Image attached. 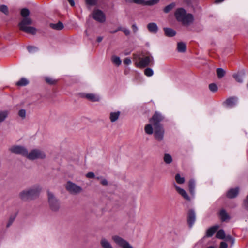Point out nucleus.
<instances>
[{"label": "nucleus", "instance_id": "f257e3e1", "mask_svg": "<svg viewBox=\"0 0 248 248\" xmlns=\"http://www.w3.org/2000/svg\"><path fill=\"white\" fill-rule=\"evenodd\" d=\"M30 11L27 8H23L21 10V15L24 17L18 24L20 30L26 33L34 35L36 33L37 29L33 27L28 25L32 24V20L28 17Z\"/></svg>", "mask_w": 248, "mask_h": 248}, {"label": "nucleus", "instance_id": "f03ea898", "mask_svg": "<svg viewBox=\"0 0 248 248\" xmlns=\"http://www.w3.org/2000/svg\"><path fill=\"white\" fill-rule=\"evenodd\" d=\"M163 119L162 115L159 112H155L150 120V122L153 124L154 127L155 138L158 141H161L164 138V130L160 124Z\"/></svg>", "mask_w": 248, "mask_h": 248}, {"label": "nucleus", "instance_id": "7ed1b4c3", "mask_svg": "<svg viewBox=\"0 0 248 248\" xmlns=\"http://www.w3.org/2000/svg\"><path fill=\"white\" fill-rule=\"evenodd\" d=\"M41 190V186L39 185H35L21 191L19 197L23 201L34 200L39 196Z\"/></svg>", "mask_w": 248, "mask_h": 248}, {"label": "nucleus", "instance_id": "20e7f679", "mask_svg": "<svg viewBox=\"0 0 248 248\" xmlns=\"http://www.w3.org/2000/svg\"><path fill=\"white\" fill-rule=\"evenodd\" d=\"M174 15L176 20L185 26H188L193 23L194 16L193 15L187 13L183 8L177 9Z\"/></svg>", "mask_w": 248, "mask_h": 248}, {"label": "nucleus", "instance_id": "39448f33", "mask_svg": "<svg viewBox=\"0 0 248 248\" xmlns=\"http://www.w3.org/2000/svg\"><path fill=\"white\" fill-rule=\"evenodd\" d=\"M134 59L136 61V66L138 67H145L153 60V58L151 56H147L143 58H141L139 56L134 54Z\"/></svg>", "mask_w": 248, "mask_h": 248}, {"label": "nucleus", "instance_id": "423d86ee", "mask_svg": "<svg viewBox=\"0 0 248 248\" xmlns=\"http://www.w3.org/2000/svg\"><path fill=\"white\" fill-rule=\"evenodd\" d=\"M48 202L51 209L54 211H58L60 207L59 200L56 198L53 193L47 191Z\"/></svg>", "mask_w": 248, "mask_h": 248}, {"label": "nucleus", "instance_id": "0eeeda50", "mask_svg": "<svg viewBox=\"0 0 248 248\" xmlns=\"http://www.w3.org/2000/svg\"><path fill=\"white\" fill-rule=\"evenodd\" d=\"M65 187L69 193L73 195H78L82 191V188L80 186L70 181L66 183Z\"/></svg>", "mask_w": 248, "mask_h": 248}, {"label": "nucleus", "instance_id": "6e6552de", "mask_svg": "<svg viewBox=\"0 0 248 248\" xmlns=\"http://www.w3.org/2000/svg\"><path fill=\"white\" fill-rule=\"evenodd\" d=\"M45 152L40 149H34L27 153V158L33 160L37 159H44L46 157Z\"/></svg>", "mask_w": 248, "mask_h": 248}, {"label": "nucleus", "instance_id": "1a4fd4ad", "mask_svg": "<svg viewBox=\"0 0 248 248\" xmlns=\"http://www.w3.org/2000/svg\"><path fill=\"white\" fill-rule=\"evenodd\" d=\"M112 239L116 244L122 248H133L128 242L119 236L114 235L112 236Z\"/></svg>", "mask_w": 248, "mask_h": 248}, {"label": "nucleus", "instance_id": "9d476101", "mask_svg": "<svg viewBox=\"0 0 248 248\" xmlns=\"http://www.w3.org/2000/svg\"><path fill=\"white\" fill-rule=\"evenodd\" d=\"M9 150L12 153L21 155L23 156L27 157L28 150L24 146L20 145H13Z\"/></svg>", "mask_w": 248, "mask_h": 248}, {"label": "nucleus", "instance_id": "9b49d317", "mask_svg": "<svg viewBox=\"0 0 248 248\" xmlns=\"http://www.w3.org/2000/svg\"><path fill=\"white\" fill-rule=\"evenodd\" d=\"M93 18L96 21L103 23L106 20V16L104 12L99 9H94L92 13Z\"/></svg>", "mask_w": 248, "mask_h": 248}, {"label": "nucleus", "instance_id": "f8f14e48", "mask_svg": "<svg viewBox=\"0 0 248 248\" xmlns=\"http://www.w3.org/2000/svg\"><path fill=\"white\" fill-rule=\"evenodd\" d=\"M173 186L175 187L176 191L185 200L190 201V198L188 196L187 192L183 188H180L178 186H177L176 184H173Z\"/></svg>", "mask_w": 248, "mask_h": 248}, {"label": "nucleus", "instance_id": "ddd939ff", "mask_svg": "<svg viewBox=\"0 0 248 248\" xmlns=\"http://www.w3.org/2000/svg\"><path fill=\"white\" fill-rule=\"evenodd\" d=\"M237 101V97L232 96L226 99L223 104L227 107L232 108L236 104Z\"/></svg>", "mask_w": 248, "mask_h": 248}, {"label": "nucleus", "instance_id": "4468645a", "mask_svg": "<svg viewBox=\"0 0 248 248\" xmlns=\"http://www.w3.org/2000/svg\"><path fill=\"white\" fill-rule=\"evenodd\" d=\"M83 97H85L92 102H98L100 100L99 96L94 93H85L83 94Z\"/></svg>", "mask_w": 248, "mask_h": 248}, {"label": "nucleus", "instance_id": "2eb2a0df", "mask_svg": "<svg viewBox=\"0 0 248 248\" xmlns=\"http://www.w3.org/2000/svg\"><path fill=\"white\" fill-rule=\"evenodd\" d=\"M239 193V188L238 187H236L234 188H231L229 190L227 193V197L229 198H234L236 197Z\"/></svg>", "mask_w": 248, "mask_h": 248}, {"label": "nucleus", "instance_id": "dca6fc26", "mask_svg": "<svg viewBox=\"0 0 248 248\" xmlns=\"http://www.w3.org/2000/svg\"><path fill=\"white\" fill-rule=\"evenodd\" d=\"M147 28L152 33L155 34L158 31V28L157 24L155 23L152 22L149 23L147 26Z\"/></svg>", "mask_w": 248, "mask_h": 248}, {"label": "nucleus", "instance_id": "f3484780", "mask_svg": "<svg viewBox=\"0 0 248 248\" xmlns=\"http://www.w3.org/2000/svg\"><path fill=\"white\" fill-rule=\"evenodd\" d=\"M196 183L193 179L189 180L188 182V188L190 193L194 197Z\"/></svg>", "mask_w": 248, "mask_h": 248}, {"label": "nucleus", "instance_id": "a211bd4d", "mask_svg": "<svg viewBox=\"0 0 248 248\" xmlns=\"http://www.w3.org/2000/svg\"><path fill=\"white\" fill-rule=\"evenodd\" d=\"M100 243L102 248H113L110 242L104 237L101 239Z\"/></svg>", "mask_w": 248, "mask_h": 248}, {"label": "nucleus", "instance_id": "6ab92c4d", "mask_svg": "<svg viewBox=\"0 0 248 248\" xmlns=\"http://www.w3.org/2000/svg\"><path fill=\"white\" fill-rule=\"evenodd\" d=\"M218 228V225H215L210 227L206 231V236L208 237L212 236Z\"/></svg>", "mask_w": 248, "mask_h": 248}, {"label": "nucleus", "instance_id": "aec40b11", "mask_svg": "<svg viewBox=\"0 0 248 248\" xmlns=\"http://www.w3.org/2000/svg\"><path fill=\"white\" fill-rule=\"evenodd\" d=\"M164 31L165 35L168 37H173L176 34V31L173 29L170 28H164Z\"/></svg>", "mask_w": 248, "mask_h": 248}, {"label": "nucleus", "instance_id": "412c9836", "mask_svg": "<svg viewBox=\"0 0 248 248\" xmlns=\"http://www.w3.org/2000/svg\"><path fill=\"white\" fill-rule=\"evenodd\" d=\"M121 112L119 111L116 112H112L110 113L109 119L111 122H116L120 117Z\"/></svg>", "mask_w": 248, "mask_h": 248}, {"label": "nucleus", "instance_id": "4be33fe9", "mask_svg": "<svg viewBox=\"0 0 248 248\" xmlns=\"http://www.w3.org/2000/svg\"><path fill=\"white\" fill-rule=\"evenodd\" d=\"M50 28L56 30H61L64 28L63 24L61 21L57 23H50L49 25Z\"/></svg>", "mask_w": 248, "mask_h": 248}, {"label": "nucleus", "instance_id": "5701e85b", "mask_svg": "<svg viewBox=\"0 0 248 248\" xmlns=\"http://www.w3.org/2000/svg\"><path fill=\"white\" fill-rule=\"evenodd\" d=\"M186 44L182 42H178L177 43V49L179 52H184L186 51Z\"/></svg>", "mask_w": 248, "mask_h": 248}, {"label": "nucleus", "instance_id": "b1692460", "mask_svg": "<svg viewBox=\"0 0 248 248\" xmlns=\"http://www.w3.org/2000/svg\"><path fill=\"white\" fill-rule=\"evenodd\" d=\"M9 111L3 110L0 111V123L3 122L8 117Z\"/></svg>", "mask_w": 248, "mask_h": 248}, {"label": "nucleus", "instance_id": "393cba45", "mask_svg": "<svg viewBox=\"0 0 248 248\" xmlns=\"http://www.w3.org/2000/svg\"><path fill=\"white\" fill-rule=\"evenodd\" d=\"M29 84V81L25 78H22L18 82H16V85L18 86H24Z\"/></svg>", "mask_w": 248, "mask_h": 248}, {"label": "nucleus", "instance_id": "a878e982", "mask_svg": "<svg viewBox=\"0 0 248 248\" xmlns=\"http://www.w3.org/2000/svg\"><path fill=\"white\" fill-rule=\"evenodd\" d=\"M175 179L177 184H183L185 182V179L184 177L180 175V174L177 173L175 176Z\"/></svg>", "mask_w": 248, "mask_h": 248}, {"label": "nucleus", "instance_id": "bb28decb", "mask_svg": "<svg viewBox=\"0 0 248 248\" xmlns=\"http://www.w3.org/2000/svg\"><path fill=\"white\" fill-rule=\"evenodd\" d=\"M152 123L146 125L144 128L145 132L148 135H151L153 133V128Z\"/></svg>", "mask_w": 248, "mask_h": 248}, {"label": "nucleus", "instance_id": "cd10ccee", "mask_svg": "<svg viewBox=\"0 0 248 248\" xmlns=\"http://www.w3.org/2000/svg\"><path fill=\"white\" fill-rule=\"evenodd\" d=\"M164 161L168 164H170L172 162V158L171 156L168 153H165L164 156Z\"/></svg>", "mask_w": 248, "mask_h": 248}, {"label": "nucleus", "instance_id": "c85d7f7f", "mask_svg": "<svg viewBox=\"0 0 248 248\" xmlns=\"http://www.w3.org/2000/svg\"><path fill=\"white\" fill-rule=\"evenodd\" d=\"M112 62L117 66H119L121 64L122 61L120 57L116 56H112L111 58Z\"/></svg>", "mask_w": 248, "mask_h": 248}, {"label": "nucleus", "instance_id": "c756f323", "mask_svg": "<svg viewBox=\"0 0 248 248\" xmlns=\"http://www.w3.org/2000/svg\"><path fill=\"white\" fill-rule=\"evenodd\" d=\"M216 237L219 239H224L225 237V233L224 230L222 229L218 230L216 233Z\"/></svg>", "mask_w": 248, "mask_h": 248}, {"label": "nucleus", "instance_id": "7c9ffc66", "mask_svg": "<svg viewBox=\"0 0 248 248\" xmlns=\"http://www.w3.org/2000/svg\"><path fill=\"white\" fill-rule=\"evenodd\" d=\"M217 76L219 78H221L225 76V71L221 68H217L216 70Z\"/></svg>", "mask_w": 248, "mask_h": 248}, {"label": "nucleus", "instance_id": "2f4dec72", "mask_svg": "<svg viewBox=\"0 0 248 248\" xmlns=\"http://www.w3.org/2000/svg\"><path fill=\"white\" fill-rule=\"evenodd\" d=\"M175 6V4L174 3H172L171 4H169L166 6L164 9V12L166 13H169L170 10H171Z\"/></svg>", "mask_w": 248, "mask_h": 248}, {"label": "nucleus", "instance_id": "473e14b6", "mask_svg": "<svg viewBox=\"0 0 248 248\" xmlns=\"http://www.w3.org/2000/svg\"><path fill=\"white\" fill-rule=\"evenodd\" d=\"M27 48L30 53H33L38 50V48L36 46H29Z\"/></svg>", "mask_w": 248, "mask_h": 248}, {"label": "nucleus", "instance_id": "72a5a7b5", "mask_svg": "<svg viewBox=\"0 0 248 248\" xmlns=\"http://www.w3.org/2000/svg\"><path fill=\"white\" fill-rule=\"evenodd\" d=\"M159 0H149L145 1V5L152 6L157 4Z\"/></svg>", "mask_w": 248, "mask_h": 248}, {"label": "nucleus", "instance_id": "f704fd0d", "mask_svg": "<svg viewBox=\"0 0 248 248\" xmlns=\"http://www.w3.org/2000/svg\"><path fill=\"white\" fill-rule=\"evenodd\" d=\"M0 10L1 12H2L3 13L6 15H8L9 13L8 7L5 5H1L0 6Z\"/></svg>", "mask_w": 248, "mask_h": 248}, {"label": "nucleus", "instance_id": "c9c22d12", "mask_svg": "<svg viewBox=\"0 0 248 248\" xmlns=\"http://www.w3.org/2000/svg\"><path fill=\"white\" fill-rule=\"evenodd\" d=\"M18 115L22 119H24L26 116V111L24 109H21L18 111Z\"/></svg>", "mask_w": 248, "mask_h": 248}, {"label": "nucleus", "instance_id": "e433bc0d", "mask_svg": "<svg viewBox=\"0 0 248 248\" xmlns=\"http://www.w3.org/2000/svg\"><path fill=\"white\" fill-rule=\"evenodd\" d=\"M153 70L150 68H147L144 70V74L148 77L152 76L153 75Z\"/></svg>", "mask_w": 248, "mask_h": 248}, {"label": "nucleus", "instance_id": "4c0bfd02", "mask_svg": "<svg viewBox=\"0 0 248 248\" xmlns=\"http://www.w3.org/2000/svg\"><path fill=\"white\" fill-rule=\"evenodd\" d=\"M209 89L213 92H215L217 91L218 88L217 85L215 83H211L209 85Z\"/></svg>", "mask_w": 248, "mask_h": 248}, {"label": "nucleus", "instance_id": "58836bf2", "mask_svg": "<svg viewBox=\"0 0 248 248\" xmlns=\"http://www.w3.org/2000/svg\"><path fill=\"white\" fill-rule=\"evenodd\" d=\"M233 77L237 82L240 83H242L243 82V78L240 75L238 74H235L233 75Z\"/></svg>", "mask_w": 248, "mask_h": 248}, {"label": "nucleus", "instance_id": "ea45409f", "mask_svg": "<svg viewBox=\"0 0 248 248\" xmlns=\"http://www.w3.org/2000/svg\"><path fill=\"white\" fill-rule=\"evenodd\" d=\"M46 81L49 84H54L56 82V80L50 77H46L45 78Z\"/></svg>", "mask_w": 248, "mask_h": 248}, {"label": "nucleus", "instance_id": "a19ab883", "mask_svg": "<svg viewBox=\"0 0 248 248\" xmlns=\"http://www.w3.org/2000/svg\"><path fill=\"white\" fill-rule=\"evenodd\" d=\"M220 217H229L227 213L224 209H221L219 212Z\"/></svg>", "mask_w": 248, "mask_h": 248}, {"label": "nucleus", "instance_id": "79ce46f5", "mask_svg": "<svg viewBox=\"0 0 248 248\" xmlns=\"http://www.w3.org/2000/svg\"><path fill=\"white\" fill-rule=\"evenodd\" d=\"M195 222V218H188V219H187V223L189 228H192Z\"/></svg>", "mask_w": 248, "mask_h": 248}, {"label": "nucleus", "instance_id": "37998d69", "mask_svg": "<svg viewBox=\"0 0 248 248\" xmlns=\"http://www.w3.org/2000/svg\"><path fill=\"white\" fill-rule=\"evenodd\" d=\"M86 2L89 6H94L96 4L97 0H86Z\"/></svg>", "mask_w": 248, "mask_h": 248}, {"label": "nucleus", "instance_id": "c03bdc74", "mask_svg": "<svg viewBox=\"0 0 248 248\" xmlns=\"http://www.w3.org/2000/svg\"><path fill=\"white\" fill-rule=\"evenodd\" d=\"M119 30H120V31H122L126 35H128L130 34V31L127 28L119 27Z\"/></svg>", "mask_w": 248, "mask_h": 248}, {"label": "nucleus", "instance_id": "a18cd8bd", "mask_svg": "<svg viewBox=\"0 0 248 248\" xmlns=\"http://www.w3.org/2000/svg\"><path fill=\"white\" fill-rule=\"evenodd\" d=\"M196 213L193 209H190L188 211L187 217H195Z\"/></svg>", "mask_w": 248, "mask_h": 248}, {"label": "nucleus", "instance_id": "49530a36", "mask_svg": "<svg viewBox=\"0 0 248 248\" xmlns=\"http://www.w3.org/2000/svg\"><path fill=\"white\" fill-rule=\"evenodd\" d=\"M145 0H133V2L137 4H141L145 5Z\"/></svg>", "mask_w": 248, "mask_h": 248}, {"label": "nucleus", "instance_id": "de8ad7c7", "mask_svg": "<svg viewBox=\"0 0 248 248\" xmlns=\"http://www.w3.org/2000/svg\"><path fill=\"white\" fill-rule=\"evenodd\" d=\"M86 176L88 178H93L95 177V175L93 172H90L86 174Z\"/></svg>", "mask_w": 248, "mask_h": 248}, {"label": "nucleus", "instance_id": "09e8293b", "mask_svg": "<svg viewBox=\"0 0 248 248\" xmlns=\"http://www.w3.org/2000/svg\"><path fill=\"white\" fill-rule=\"evenodd\" d=\"M131 63V61L130 58H126L124 60V63L126 65H129Z\"/></svg>", "mask_w": 248, "mask_h": 248}, {"label": "nucleus", "instance_id": "8fccbe9b", "mask_svg": "<svg viewBox=\"0 0 248 248\" xmlns=\"http://www.w3.org/2000/svg\"><path fill=\"white\" fill-rule=\"evenodd\" d=\"M228 245L226 243L221 242L220 244L219 248H227Z\"/></svg>", "mask_w": 248, "mask_h": 248}, {"label": "nucleus", "instance_id": "3c124183", "mask_svg": "<svg viewBox=\"0 0 248 248\" xmlns=\"http://www.w3.org/2000/svg\"><path fill=\"white\" fill-rule=\"evenodd\" d=\"M14 221V218H10L7 224V227H9L10 225L13 223Z\"/></svg>", "mask_w": 248, "mask_h": 248}, {"label": "nucleus", "instance_id": "603ef678", "mask_svg": "<svg viewBox=\"0 0 248 248\" xmlns=\"http://www.w3.org/2000/svg\"><path fill=\"white\" fill-rule=\"evenodd\" d=\"M101 184L103 186H107L108 184V181L106 179H102L101 180Z\"/></svg>", "mask_w": 248, "mask_h": 248}, {"label": "nucleus", "instance_id": "864d4df0", "mask_svg": "<svg viewBox=\"0 0 248 248\" xmlns=\"http://www.w3.org/2000/svg\"><path fill=\"white\" fill-rule=\"evenodd\" d=\"M132 28L133 32L134 33H136L137 32V31L138 30V28L137 26L136 25V24H133L132 26Z\"/></svg>", "mask_w": 248, "mask_h": 248}, {"label": "nucleus", "instance_id": "5fc2aeb1", "mask_svg": "<svg viewBox=\"0 0 248 248\" xmlns=\"http://www.w3.org/2000/svg\"><path fill=\"white\" fill-rule=\"evenodd\" d=\"M244 203L246 208L248 210V195H247V198L244 201Z\"/></svg>", "mask_w": 248, "mask_h": 248}, {"label": "nucleus", "instance_id": "6e6d98bb", "mask_svg": "<svg viewBox=\"0 0 248 248\" xmlns=\"http://www.w3.org/2000/svg\"><path fill=\"white\" fill-rule=\"evenodd\" d=\"M68 2L72 6H74L75 5V2L74 0H67Z\"/></svg>", "mask_w": 248, "mask_h": 248}, {"label": "nucleus", "instance_id": "4d7b16f0", "mask_svg": "<svg viewBox=\"0 0 248 248\" xmlns=\"http://www.w3.org/2000/svg\"><path fill=\"white\" fill-rule=\"evenodd\" d=\"M227 239L231 240L232 244L234 243V239L230 235L227 236Z\"/></svg>", "mask_w": 248, "mask_h": 248}, {"label": "nucleus", "instance_id": "13d9d810", "mask_svg": "<svg viewBox=\"0 0 248 248\" xmlns=\"http://www.w3.org/2000/svg\"><path fill=\"white\" fill-rule=\"evenodd\" d=\"M230 218H226V217L221 218V221L222 222H228Z\"/></svg>", "mask_w": 248, "mask_h": 248}, {"label": "nucleus", "instance_id": "bf43d9fd", "mask_svg": "<svg viewBox=\"0 0 248 248\" xmlns=\"http://www.w3.org/2000/svg\"><path fill=\"white\" fill-rule=\"evenodd\" d=\"M103 40V37L99 36L97 38V41L99 43L101 42Z\"/></svg>", "mask_w": 248, "mask_h": 248}, {"label": "nucleus", "instance_id": "052dcab7", "mask_svg": "<svg viewBox=\"0 0 248 248\" xmlns=\"http://www.w3.org/2000/svg\"><path fill=\"white\" fill-rule=\"evenodd\" d=\"M18 215V210H16L15 212V214L13 216H11V217H16V216Z\"/></svg>", "mask_w": 248, "mask_h": 248}, {"label": "nucleus", "instance_id": "680f3d73", "mask_svg": "<svg viewBox=\"0 0 248 248\" xmlns=\"http://www.w3.org/2000/svg\"><path fill=\"white\" fill-rule=\"evenodd\" d=\"M120 31V30H119V28H118L117 30H114V31H111L110 32H111V33H116V32H117L118 31Z\"/></svg>", "mask_w": 248, "mask_h": 248}, {"label": "nucleus", "instance_id": "e2e57ef3", "mask_svg": "<svg viewBox=\"0 0 248 248\" xmlns=\"http://www.w3.org/2000/svg\"><path fill=\"white\" fill-rule=\"evenodd\" d=\"M223 0H215V3H220V2H222Z\"/></svg>", "mask_w": 248, "mask_h": 248}, {"label": "nucleus", "instance_id": "0e129e2a", "mask_svg": "<svg viewBox=\"0 0 248 248\" xmlns=\"http://www.w3.org/2000/svg\"><path fill=\"white\" fill-rule=\"evenodd\" d=\"M85 34H86V35L87 36H89V34H88V33L87 30H85Z\"/></svg>", "mask_w": 248, "mask_h": 248}, {"label": "nucleus", "instance_id": "69168bd1", "mask_svg": "<svg viewBox=\"0 0 248 248\" xmlns=\"http://www.w3.org/2000/svg\"><path fill=\"white\" fill-rule=\"evenodd\" d=\"M214 248V247H213V246H209V247H208V248Z\"/></svg>", "mask_w": 248, "mask_h": 248}, {"label": "nucleus", "instance_id": "338daca9", "mask_svg": "<svg viewBox=\"0 0 248 248\" xmlns=\"http://www.w3.org/2000/svg\"><path fill=\"white\" fill-rule=\"evenodd\" d=\"M97 179H99V177H97Z\"/></svg>", "mask_w": 248, "mask_h": 248}, {"label": "nucleus", "instance_id": "774afa93", "mask_svg": "<svg viewBox=\"0 0 248 248\" xmlns=\"http://www.w3.org/2000/svg\"><path fill=\"white\" fill-rule=\"evenodd\" d=\"M247 87H248V83L247 84Z\"/></svg>", "mask_w": 248, "mask_h": 248}]
</instances>
